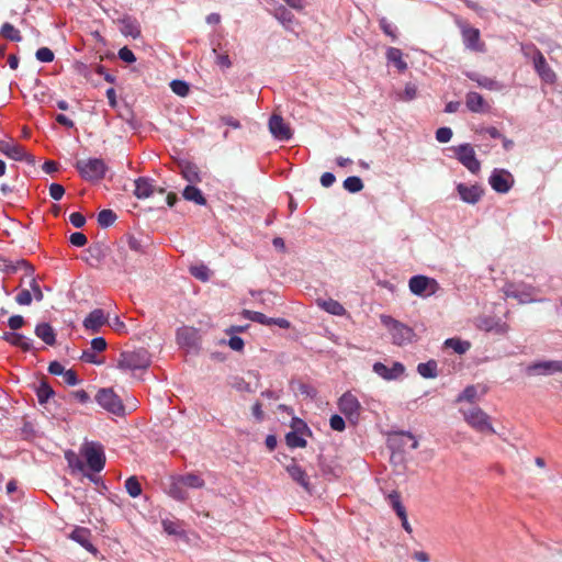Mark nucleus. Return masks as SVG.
<instances>
[{
    "instance_id": "nucleus-1",
    "label": "nucleus",
    "mask_w": 562,
    "mask_h": 562,
    "mask_svg": "<svg viewBox=\"0 0 562 562\" xmlns=\"http://www.w3.org/2000/svg\"><path fill=\"white\" fill-rule=\"evenodd\" d=\"M380 321L387 328L394 345L404 346L414 340L415 333L412 327L398 322L390 315L382 314Z\"/></svg>"
},
{
    "instance_id": "nucleus-2",
    "label": "nucleus",
    "mask_w": 562,
    "mask_h": 562,
    "mask_svg": "<svg viewBox=\"0 0 562 562\" xmlns=\"http://www.w3.org/2000/svg\"><path fill=\"white\" fill-rule=\"evenodd\" d=\"M75 167L80 177L90 182L102 180L108 171V165L101 158L80 159Z\"/></svg>"
},
{
    "instance_id": "nucleus-3",
    "label": "nucleus",
    "mask_w": 562,
    "mask_h": 562,
    "mask_svg": "<svg viewBox=\"0 0 562 562\" xmlns=\"http://www.w3.org/2000/svg\"><path fill=\"white\" fill-rule=\"evenodd\" d=\"M150 358L145 349L123 351L120 353L119 368L122 370L135 371L148 368Z\"/></svg>"
},
{
    "instance_id": "nucleus-4",
    "label": "nucleus",
    "mask_w": 562,
    "mask_h": 562,
    "mask_svg": "<svg viewBox=\"0 0 562 562\" xmlns=\"http://www.w3.org/2000/svg\"><path fill=\"white\" fill-rule=\"evenodd\" d=\"M503 292L506 297L515 299L520 304H527L535 302L533 296L538 293V289L524 282H507L503 286Z\"/></svg>"
},
{
    "instance_id": "nucleus-5",
    "label": "nucleus",
    "mask_w": 562,
    "mask_h": 562,
    "mask_svg": "<svg viewBox=\"0 0 562 562\" xmlns=\"http://www.w3.org/2000/svg\"><path fill=\"white\" fill-rule=\"evenodd\" d=\"M97 403L111 414L123 416L125 406L122 400L114 393L112 389H100L95 395Z\"/></svg>"
},
{
    "instance_id": "nucleus-6",
    "label": "nucleus",
    "mask_w": 562,
    "mask_h": 562,
    "mask_svg": "<svg viewBox=\"0 0 562 562\" xmlns=\"http://www.w3.org/2000/svg\"><path fill=\"white\" fill-rule=\"evenodd\" d=\"M409 291L417 296H431L440 289L439 283L427 276L417 274L408 281Z\"/></svg>"
},
{
    "instance_id": "nucleus-7",
    "label": "nucleus",
    "mask_w": 562,
    "mask_h": 562,
    "mask_svg": "<svg viewBox=\"0 0 562 562\" xmlns=\"http://www.w3.org/2000/svg\"><path fill=\"white\" fill-rule=\"evenodd\" d=\"M87 464L93 472H101L105 465V454L102 445L88 442L82 448Z\"/></svg>"
},
{
    "instance_id": "nucleus-8",
    "label": "nucleus",
    "mask_w": 562,
    "mask_h": 562,
    "mask_svg": "<svg viewBox=\"0 0 562 562\" xmlns=\"http://www.w3.org/2000/svg\"><path fill=\"white\" fill-rule=\"evenodd\" d=\"M465 422L479 432L495 434V429L490 423V416L480 407H472L463 412Z\"/></svg>"
},
{
    "instance_id": "nucleus-9",
    "label": "nucleus",
    "mask_w": 562,
    "mask_h": 562,
    "mask_svg": "<svg viewBox=\"0 0 562 562\" xmlns=\"http://www.w3.org/2000/svg\"><path fill=\"white\" fill-rule=\"evenodd\" d=\"M457 159L472 173H477L481 169V162L476 158L475 151L470 144H461L453 148Z\"/></svg>"
},
{
    "instance_id": "nucleus-10",
    "label": "nucleus",
    "mask_w": 562,
    "mask_h": 562,
    "mask_svg": "<svg viewBox=\"0 0 562 562\" xmlns=\"http://www.w3.org/2000/svg\"><path fill=\"white\" fill-rule=\"evenodd\" d=\"M0 153L13 160H25L29 164H35L34 157L27 154L25 148L22 145L14 142L13 139H0Z\"/></svg>"
},
{
    "instance_id": "nucleus-11",
    "label": "nucleus",
    "mask_w": 562,
    "mask_h": 562,
    "mask_svg": "<svg viewBox=\"0 0 562 562\" xmlns=\"http://www.w3.org/2000/svg\"><path fill=\"white\" fill-rule=\"evenodd\" d=\"M339 411L350 420L357 422L360 416L361 405L358 398L350 392H346L338 401Z\"/></svg>"
},
{
    "instance_id": "nucleus-12",
    "label": "nucleus",
    "mask_w": 562,
    "mask_h": 562,
    "mask_svg": "<svg viewBox=\"0 0 562 562\" xmlns=\"http://www.w3.org/2000/svg\"><path fill=\"white\" fill-rule=\"evenodd\" d=\"M488 182L494 191L507 193L514 184V177L505 169H494L490 176Z\"/></svg>"
},
{
    "instance_id": "nucleus-13",
    "label": "nucleus",
    "mask_w": 562,
    "mask_h": 562,
    "mask_svg": "<svg viewBox=\"0 0 562 562\" xmlns=\"http://www.w3.org/2000/svg\"><path fill=\"white\" fill-rule=\"evenodd\" d=\"M558 372H562V361L559 360L538 361L526 368L528 375H551Z\"/></svg>"
},
{
    "instance_id": "nucleus-14",
    "label": "nucleus",
    "mask_w": 562,
    "mask_h": 562,
    "mask_svg": "<svg viewBox=\"0 0 562 562\" xmlns=\"http://www.w3.org/2000/svg\"><path fill=\"white\" fill-rule=\"evenodd\" d=\"M269 130L271 134L279 140H289L292 137V131L284 122L282 116L273 114L269 120Z\"/></svg>"
},
{
    "instance_id": "nucleus-15",
    "label": "nucleus",
    "mask_w": 562,
    "mask_h": 562,
    "mask_svg": "<svg viewBox=\"0 0 562 562\" xmlns=\"http://www.w3.org/2000/svg\"><path fill=\"white\" fill-rule=\"evenodd\" d=\"M533 66L540 78L547 83H553L557 79L555 72L548 65L543 54L537 50L533 56Z\"/></svg>"
},
{
    "instance_id": "nucleus-16",
    "label": "nucleus",
    "mask_w": 562,
    "mask_h": 562,
    "mask_svg": "<svg viewBox=\"0 0 562 562\" xmlns=\"http://www.w3.org/2000/svg\"><path fill=\"white\" fill-rule=\"evenodd\" d=\"M109 321V316L102 308H95L91 311L83 319V327L93 333H98L102 326Z\"/></svg>"
},
{
    "instance_id": "nucleus-17",
    "label": "nucleus",
    "mask_w": 562,
    "mask_h": 562,
    "mask_svg": "<svg viewBox=\"0 0 562 562\" xmlns=\"http://www.w3.org/2000/svg\"><path fill=\"white\" fill-rule=\"evenodd\" d=\"M405 371V367L401 362H394L391 368H387L382 362L373 364V372L386 381L398 379Z\"/></svg>"
},
{
    "instance_id": "nucleus-18",
    "label": "nucleus",
    "mask_w": 562,
    "mask_h": 562,
    "mask_svg": "<svg viewBox=\"0 0 562 562\" xmlns=\"http://www.w3.org/2000/svg\"><path fill=\"white\" fill-rule=\"evenodd\" d=\"M18 270H24L25 274L30 277H32L34 272L33 266L24 259H18L15 261H12L0 258V271L7 274H12L15 273Z\"/></svg>"
},
{
    "instance_id": "nucleus-19",
    "label": "nucleus",
    "mask_w": 562,
    "mask_h": 562,
    "mask_svg": "<svg viewBox=\"0 0 562 562\" xmlns=\"http://www.w3.org/2000/svg\"><path fill=\"white\" fill-rule=\"evenodd\" d=\"M457 191H458L461 200L469 204L477 203L483 195V189L476 184L467 186L464 183H459L457 186Z\"/></svg>"
},
{
    "instance_id": "nucleus-20",
    "label": "nucleus",
    "mask_w": 562,
    "mask_h": 562,
    "mask_svg": "<svg viewBox=\"0 0 562 562\" xmlns=\"http://www.w3.org/2000/svg\"><path fill=\"white\" fill-rule=\"evenodd\" d=\"M462 38L467 48L474 52H483L484 44L480 42V31L479 29L464 26L462 29Z\"/></svg>"
},
{
    "instance_id": "nucleus-21",
    "label": "nucleus",
    "mask_w": 562,
    "mask_h": 562,
    "mask_svg": "<svg viewBox=\"0 0 562 562\" xmlns=\"http://www.w3.org/2000/svg\"><path fill=\"white\" fill-rule=\"evenodd\" d=\"M286 471L291 479L295 481L300 486H302L306 492H312L308 475L302 467L293 461L291 464L286 465Z\"/></svg>"
},
{
    "instance_id": "nucleus-22",
    "label": "nucleus",
    "mask_w": 562,
    "mask_h": 562,
    "mask_svg": "<svg viewBox=\"0 0 562 562\" xmlns=\"http://www.w3.org/2000/svg\"><path fill=\"white\" fill-rule=\"evenodd\" d=\"M134 195L139 199H147L156 191L153 180L146 177H139L134 181Z\"/></svg>"
},
{
    "instance_id": "nucleus-23",
    "label": "nucleus",
    "mask_w": 562,
    "mask_h": 562,
    "mask_svg": "<svg viewBox=\"0 0 562 562\" xmlns=\"http://www.w3.org/2000/svg\"><path fill=\"white\" fill-rule=\"evenodd\" d=\"M465 105L469 111L473 113L486 112L488 110V104L484 100V98L474 91H470L465 95Z\"/></svg>"
},
{
    "instance_id": "nucleus-24",
    "label": "nucleus",
    "mask_w": 562,
    "mask_h": 562,
    "mask_svg": "<svg viewBox=\"0 0 562 562\" xmlns=\"http://www.w3.org/2000/svg\"><path fill=\"white\" fill-rule=\"evenodd\" d=\"M167 493L170 497L179 502H186L189 498L186 486L179 482V475L170 479Z\"/></svg>"
},
{
    "instance_id": "nucleus-25",
    "label": "nucleus",
    "mask_w": 562,
    "mask_h": 562,
    "mask_svg": "<svg viewBox=\"0 0 562 562\" xmlns=\"http://www.w3.org/2000/svg\"><path fill=\"white\" fill-rule=\"evenodd\" d=\"M34 333L46 345L54 346L56 344V333L50 324H48V323L37 324Z\"/></svg>"
},
{
    "instance_id": "nucleus-26",
    "label": "nucleus",
    "mask_w": 562,
    "mask_h": 562,
    "mask_svg": "<svg viewBox=\"0 0 562 562\" xmlns=\"http://www.w3.org/2000/svg\"><path fill=\"white\" fill-rule=\"evenodd\" d=\"M132 260H133V258L130 257L126 246L119 244L116 254L113 257V262L119 268H122L126 272L128 270V268L131 267Z\"/></svg>"
},
{
    "instance_id": "nucleus-27",
    "label": "nucleus",
    "mask_w": 562,
    "mask_h": 562,
    "mask_svg": "<svg viewBox=\"0 0 562 562\" xmlns=\"http://www.w3.org/2000/svg\"><path fill=\"white\" fill-rule=\"evenodd\" d=\"M181 176L190 183L201 182L200 170L196 165L183 162L180 165Z\"/></svg>"
},
{
    "instance_id": "nucleus-28",
    "label": "nucleus",
    "mask_w": 562,
    "mask_h": 562,
    "mask_svg": "<svg viewBox=\"0 0 562 562\" xmlns=\"http://www.w3.org/2000/svg\"><path fill=\"white\" fill-rule=\"evenodd\" d=\"M89 537L90 531L86 528H77L71 532V539L80 543L88 551L95 552L97 550L91 543Z\"/></svg>"
},
{
    "instance_id": "nucleus-29",
    "label": "nucleus",
    "mask_w": 562,
    "mask_h": 562,
    "mask_svg": "<svg viewBox=\"0 0 562 562\" xmlns=\"http://www.w3.org/2000/svg\"><path fill=\"white\" fill-rule=\"evenodd\" d=\"M386 59L389 63L394 64V66L401 71H405L407 69V63L403 58V53L400 48L390 47L386 50Z\"/></svg>"
},
{
    "instance_id": "nucleus-30",
    "label": "nucleus",
    "mask_w": 562,
    "mask_h": 562,
    "mask_svg": "<svg viewBox=\"0 0 562 562\" xmlns=\"http://www.w3.org/2000/svg\"><path fill=\"white\" fill-rule=\"evenodd\" d=\"M317 304L319 307L331 315L342 316L346 314V308L336 300H318Z\"/></svg>"
},
{
    "instance_id": "nucleus-31",
    "label": "nucleus",
    "mask_w": 562,
    "mask_h": 562,
    "mask_svg": "<svg viewBox=\"0 0 562 562\" xmlns=\"http://www.w3.org/2000/svg\"><path fill=\"white\" fill-rule=\"evenodd\" d=\"M182 196L184 198V200L194 202L198 205L206 204V199L202 194L201 190L194 186H187L183 189Z\"/></svg>"
},
{
    "instance_id": "nucleus-32",
    "label": "nucleus",
    "mask_w": 562,
    "mask_h": 562,
    "mask_svg": "<svg viewBox=\"0 0 562 562\" xmlns=\"http://www.w3.org/2000/svg\"><path fill=\"white\" fill-rule=\"evenodd\" d=\"M471 80L475 81L477 83L479 87L481 88H484V89H487V90H499L501 89V85L492 79V78H488V77H485V76H480L475 72H470L467 75Z\"/></svg>"
},
{
    "instance_id": "nucleus-33",
    "label": "nucleus",
    "mask_w": 562,
    "mask_h": 562,
    "mask_svg": "<svg viewBox=\"0 0 562 562\" xmlns=\"http://www.w3.org/2000/svg\"><path fill=\"white\" fill-rule=\"evenodd\" d=\"M479 327L486 331H496L497 334H505L508 330V326L505 323L494 322L493 318H482L480 319Z\"/></svg>"
},
{
    "instance_id": "nucleus-34",
    "label": "nucleus",
    "mask_w": 562,
    "mask_h": 562,
    "mask_svg": "<svg viewBox=\"0 0 562 562\" xmlns=\"http://www.w3.org/2000/svg\"><path fill=\"white\" fill-rule=\"evenodd\" d=\"M417 372L425 379H435L438 375V364L435 360L422 362L417 366Z\"/></svg>"
},
{
    "instance_id": "nucleus-35",
    "label": "nucleus",
    "mask_w": 562,
    "mask_h": 562,
    "mask_svg": "<svg viewBox=\"0 0 562 562\" xmlns=\"http://www.w3.org/2000/svg\"><path fill=\"white\" fill-rule=\"evenodd\" d=\"M179 482H181L186 488H202L205 485L204 480L194 473H187L183 475H179Z\"/></svg>"
},
{
    "instance_id": "nucleus-36",
    "label": "nucleus",
    "mask_w": 562,
    "mask_h": 562,
    "mask_svg": "<svg viewBox=\"0 0 562 562\" xmlns=\"http://www.w3.org/2000/svg\"><path fill=\"white\" fill-rule=\"evenodd\" d=\"M0 35L11 42H21L22 35L20 31L11 23L5 22L0 29Z\"/></svg>"
},
{
    "instance_id": "nucleus-37",
    "label": "nucleus",
    "mask_w": 562,
    "mask_h": 562,
    "mask_svg": "<svg viewBox=\"0 0 562 562\" xmlns=\"http://www.w3.org/2000/svg\"><path fill=\"white\" fill-rule=\"evenodd\" d=\"M55 392L53 387L48 384L46 380H42L36 387V395L40 404L46 403L52 396H54Z\"/></svg>"
},
{
    "instance_id": "nucleus-38",
    "label": "nucleus",
    "mask_w": 562,
    "mask_h": 562,
    "mask_svg": "<svg viewBox=\"0 0 562 562\" xmlns=\"http://www.w3.org/2000/svg\"><path fill=\"white\" fill-rule=\"evenodd\" d=\"M445 346L451 348L458 355H463L471 348V344L469 341L461 340L459 338L447 339L445 341Z\"/></svg>"
},
{
    "instance_id": "nucleus-39",
    "label": "nucleus",
    "mask_w": 562,
    "mask_h": 562,
    "mask_svg": "<svg viewBox=\"0 0 562 562\" xmlns=\"http://www.w3.org/2000/svg\"><path fill=\"white\" fill-rule=\"evenodd\" d=\"M120 244L125 245L128 251H133L137 256L144 252L142 240L133 235H128L126 240L121 241Z\"/></svg>"
},
{
    "instance_id": "nucleus-40",
    "label": "nucleus",
    "mask_w": 562,
    "mask_h": 562,
    "mask_svg": "<svg viewBox=\"0 0 562 562\" xmlns=\"http://www.w3.org/2000/svg\"><path fill=\"white\" fill-rule=\"evenodd\" d=\"M125 490L127 494L135 498L138 497L142 494V485L136 476H130L125 481Z\"/></svg>"
},
{
    "instance_id": "nucleus-41",
    "label": "nucleus",
    "mask_w": 562,
    "mask_h": 562,
    "mask_svg": "<svg viewBox=\"0 0 562 562\" xmlns=\"http://www.w3.org/2000/svg\"><path fill=\"white\" fill-rule=\"evenodd\" d=\"M11 346L18 347L23 351H31L33 349V340L22 334H14Z\"/></svg>"
},
{
    "instance_id": "nucleus-42",
    "label": "nucleus",
    "mask_w": 562,
    "mask_h": 562,
    "mask_svg": "<svg viewBox=\"0 0 562 562\" xmlns=\"http://www.w3.org/2000/svg\"><path fill=\"white\" fill-rule=\"evenodd\" d=\"M285 442L290 448H305L307 441L297 434V431H290L285 435Z\"/></svg>"
},
{
    "instance_id": "nucleus-43",
    "label": "nucleus",
    "mask_w": 562,
    "mask_h": 562,
    "mask_svg": "<svg viewBox=\"0 0 562 562\" xmlns=\"http://www.w3.org/2000/svg\"><path fill=\"white\" fill-rule=\"evenodd\" d=\"M116 218L117 216L112 210H102L98 214V224L101 227H109L116 221Z\"/></svg>"
},
{
    "instance_id": "nucleus-44",
    "label": "nucleus",
    "mask_w": 562,
    "mask_h": 562,
    "mask_svg": "<svg viewBox=\"0 0 562 562\" xmlns=\"http://www.w3.org/2000/svg\"><path fill=\"white\" fill-rule=\"evenodd\" d=\"M387 498L390 501L392 508L395 510L398 517L406 514L405 506L402 504L401 495L398 492L393 491L392 493L389 494Z\"/></svg>"
},
{
    "instance_id": "nucleus-45",
    "label": "nucleus",
    "mask_w": 562,
    "mask_h": 562,
    "mask_svg": "<svg viewBox=\"0 0 562 562\" xmlns=\"http://www.w3.org/2000/svg\"><path fill=\"white\" fill-rule=\"evenodd\" d=\"M344 188L350 193H357L363 189L362 180L357 176H351L345 179Z\"/></svg>"
},
{
    "instance_id": "nucleus-46",
    "label": "nucleus",
    "mask_w": 562,
    "mask_h": 562,
    "mask_svg": "<svg viewBox=\"0 0 562 562\" xmlns=\"http://www.w3.org/2000/svg\"><path fill=\"white\" fill-rule=\"evenodd\" d=\"M379 25L382 32L386 36L391 37L392 41L397 40L396 27L386 18H381L379 20Z\"/></svg>"
},
{
    "instance_id": "nucleus-47",
    "label": "nucleus",
    "mask_w": 562,
    "mask_h": 562,
    "mask_svg": "<svg viewBox=\"0 0 562 562\" xmlns=\"http://www.w3.org/2000/svg\"><path fill=\"white\" fill-rule=\"evenodd\" d=\"M170 88L172 92L179 97H186L190 91L189 85L186 81L178 79L170 82Z\"/></svg>"
},
{
    "instance_id": "nucleus-48",
    "label": "nucleus",
    "mask_w": 562,
    "mask_h": 562,
    "mask_svg": "<svg viewBox=\"0 0 562 562\" xmlns=\"http://www.w3.org/2000/svg\"><path fill=\"white\" fill-rule=\"evenodd\" d=\"M190 273L194 278H196L198 280L203 281V282H205L210 279V269L204 265L192 266L190 268Z\"/></svg>"
},
{
    "instance_id": "nucleus-49",
    "label": "nucleus",
    "mask_w": 562,
    "mask_h": 562,
    "mask_svg": "<svg viewBox=\"0 0 562 562\" xmlns=\"http://www.w3.org/2000/svg\"><path fill=\"white\" fill-rule=\"evenodd\" d=\"M245 317L261 325H270V317L260 312L245 311Z\"/></svg>"
},
{
    "instance_id": "nucleus-50",
    "label": "nucleus",
    "mask_w": 562,
    "mask_h": 562,
    "mask_svg": "<svg viewBox=\"0 0 562 562\" xmlns=\"http://www.w3.org/2000/svg\"><path fill=\"white\" fill-rule=\"evenodd\" d=\"M36 59L42 61V63H50L54 60V53L50 48L48 47H41L36 50Z\"/></svg>"
},
{
    "instance_id": "nucleus-51",
    "label": "nucleus",
    "mask_w": 562,
    "mask_h": 562,
    "mask_svg": "<svg viewBox=\"0 0 562 562\" xmlns=\"http://www.w3.org/2000/svg\"><path fill=\"white\" fill-rule=\"evenodd\" d=\"M476 397V389L473 385L467 386L463 392L459 395L458 401L473 402Z\"/></svg>"
},
{
    "instance_id": "nucleus-52",
    "label": "nucleus",
    "mask_w": 562,
    "mask_h": 562,
    "mask_svg": "<svg viewBox=\"0 0 562 562\" xmlns=\"http://www.w3.org/2000/svg\"><path fill=\"white\" fill-rule=\"evenodd\" d=\"M65 194V188L59 183H52L49 186V195L53 200L59 201Z\"/></svg>"
},
{
    "instance_id": "nucleus-53",
    "label": "nucleus",
    "mask_w": 562,
    "mask_h": 562,
    "mask_svg": "<svg viewBox=\"0 0 562 562\" xmlns=\"http://www.w3.org/2000/svg\"><path fill=\"white\" fill-rule=\"evenodd\" d=\"M452 137V131L450 127H440L436 131V139L439 143H448Z\"/></svg>"
},
{
    "instance_id": "nucleus-54",
    "label": "nucleus",
    "mask_w": 562,
    "mask_h": 562,
    "mask_svg": "<svg viewBox=\"0 0 562 562\" xmlns=\"http://www.w3.org/2000/svg\"><path fill=\"white\" fill-rule=\"evenodd\" d=\"M33 296L30 290H22L16 296L15 301L19 305H30L32 303Z\"/></svg>"
},
{
    "instance_id": "nucleus-55",
    "label": "nucleus",
    "mask_w": 562,
    "mask_h": 562,
    "mask_svg": "<svg viewBox=\"0 0 562 562\" xmlns=\"http://www.w3.org/2000/svg\"><path fill=\"white\" fill-rule=\"evenodd\" d=\"M329 425L333 430L342 431L346 428L344 418L339 415H333L329 419Z\"/></svg>"
},
{
    "instance_id": "nucleus-56",
    "label": "nucleus",
    "mask_w": 562,
    "mask_h": 562,
    "mask_svg": "<svg viewBox=\"0 0 562 562\" xmlns=\"http://www.w3.org/2000/svg\"><path fill=\"white\" fill-rule=\"evenodd\" d=\"M161 525H162L164 530L168 535H179L180 533V531H179V524L177 521L169 520V519H164L161 521Z\"/></svg>"
},
{
    "instance_id": "nucleus-57",
    "label": "nucleus",
    "mask_w": 562,
    "mask_h": 562,
    "mask_svg": "<svg viewBox=\"0 0 562 562\" xmlns=\"http://www.w3.org/2000/svg\"><path fill=\"white\" fill-rule=\"evenodd\" d=\"M119 58L127 64H132L136 60L134 53L126 46L119 50Z\"/></svg>"
},
{
    "instance_id": "nucleus-58",
    "label": "nucleus",
    "mask_w": 562,
    "mask_h": 562,
    "mask_svg": "<svg viewBox=\"0 0 562 562\" xmlns=\"http://www.w3.org/2000/svg\"><path fill=\"white\" fill-rule=\"evenodd\" d=\"M69 240L71 243V245L76 246V247H83L88 239H87V236L82 233H72L69 237Z\"/></svg>"
},
{
    "instance_id": "nucleus-59",
    "label": "nucleus",
    "mask_w": 562,
    "mask_h": 562,
    "mask_svg": "<svg viewBox=\"0 0 562 562\" xmlns=\"http://www.w3.org/2000/svg\"><path fill=\"white\" fill-rule=\"evenodd\" d=\"M25 324V319L21 315H13L9 318L8 325L12 330H18L23 327Z\"/></svg>"
},
{
    "instance_id": "nucleus-60",
    "label": "nucleus",
    "mask_w": 562,
    "mask_h": 562,
    "mask_svg": "<svg viewBox=\"0 0 562 562\" xmlns=\"http://www.w3.org/2000/svg\"><path fill=\"white\" fill-rule=\"evenodd\" d=\"M106 341L103 337H95L91 340V350L102 352L106 349Z\"/></svg>"
},
{
    "instance_id": "nucleus-61",
    "label": "nucleus",
    "mask_w": 562,
    "mask_h": 562,
    "mask_svg": "<svg viewBox=\"0 0 562 562\" xmlns=\"http://www.w3.org/2000/svg\"><path fill=\"white\" fill-rule=\"evenodd\" d=\"M124 34L126 35H131L132 37L136 38L140 35V31L138 29V26L136 24H134L133 22H125L124 21Z\"/></svg>"
},
{
    "instance_id": "nucleus-62",
    "label": "nucleus",
    "mask_w": 562,
    "mask_h": 562,
    "mask_svg": "<svg viewBox=\"0 0 562 562\" xmlns=\"http://www.w3.org/2000/svg\"><path fill=\"white\" fill-rule=\"evenodd\" d=\"M30 288H31V293H32V296L36 300V301H42L44 295H43V292L41 290V286L40 284L36 282V280L34 278L31 279V282H30Z\"/></svg>"
},
{
    "instance_id": "nucleus-63",
    "label": "nucleus",
    "mask_w": 562,
    "mask_h": 562,
    "mask_svg": "<svg viewBox=\"0 0 562 562\" xmlns=\"http://www.w3.org/2000/svg\"><path fill=\"white\" fill-rule=\"evenodd\" d=\"M69 221L77 228H80L86 224V217L79 212L71 213Z\"/></svg>"
},
{
    "instance_id": "nucleus-64",
    "label": "nucleus",
    "mask_w": 562,
    "mask_h": 562,
    "mask_svg": "<svg viewBox=\"0 0 562 562\" xmlns=\"http://www.w3.org/2000/svg\"><path fill=\"white\" fill-rule=\"evenodd\" d=\"M228 346L235 351H241L245 344L239 336H232L228 340Z\"/></svg>"
}]
</instances>
